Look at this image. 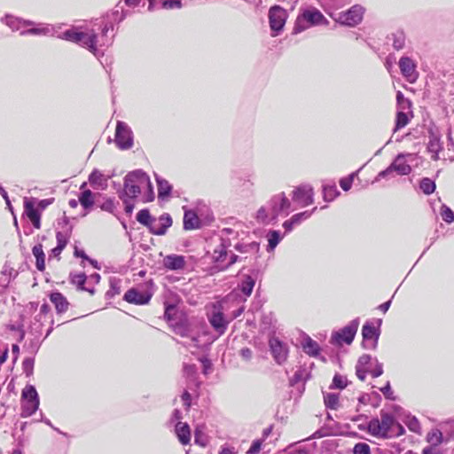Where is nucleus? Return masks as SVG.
I'll return each instance as SVG.
<instances>
[{
  "label": "nucleus",
  "instance_id": "f257e3e1",
  "mask_svg": "<svg viewBox=\"0 0 454 454\" xmlns=\"http://www.w3.org/2000/svg\"><path fill=\"white\" fill-rule=\"evenodd\" d=\"M123 192L126 197L136 199L142 194L144 203L154 200L153 186L149 176L142 170H135L129 173L124 179Z\"/></svg>",
  "mask_w": 454,
  "mask_h": 454
},
{
  "label": "nucleus",
  "instance_id": "f03ea898",
  "mask_svg": "<svg viewBox=\"0 0 454 454\" xmlns=\"http://www.w3.org/2000/svg\"><path fill=\"white\" fill-rule=\"evenodd\" d=\"M368 432L379 438H393L404 434L405 430L392 414L381 412L380 419H373L368 423Z\"/></svg>",
  "mask_w": 454,
  "mask_h": 454
},
{
  "label": "nucleus",
  "instance_id": "7ed1b4c3",
  "mask_svg": "<svg viewBox=\"0 0 454 454\" xmlns=\"http://www.w3.org/2000/svg\"><path fill=\"white\" fill-rule=\"evenodd\" d=\"M54 198L43 199L35 204V199L25 197L23 200L24 215L31 222L35 229H41V215L42 213L52 203Z\"/></svg>",
  "mask_w": 454,
  "mask_h": 454
},
{
  "label": "nucleus",
  "instance_id": "20e7f679",
  "mask_svg": "<svg viewBox=\"0 0 454 454\" xmlns=\"http://www.w3.org/2000/svg\"><path fill=\"white\" fill-rule=\"evenodd\" d=\"M322 24H328V20L318 9L311 7L304 10L297 16L293 34H299L310 27Z\"/></svg>",
  "mask_w": 454,
  "mask_h": 454
},
{
  "label": "nucleus",
  "instance_id": "39448f33",
  "mask_svg": "<svg viewBox=\"0 0 454 454\" xmlns=\"http://www.w3.org/2000/svg\"><path fill=\"white\" fill-rule=\"evenodd\" d=\"M62 38L75 43H79L82 46L88 48L92 52H95L97 50V35L93 31L90 33H84L68 29L63 33Z\"/></svg>",
  "mask_w": 454,
  "mask_h": 454
},
{
  "label": "nucleus",
  "instance_id": "423d86ee",
  "mask_svg": "<svg viewBox=\"0 0 454 454\" xmlns=\"http://www.w3.org/2000/svg\"><path fill=\"white\" fill-rule=\"evenodd\" d=\"M39 397L34 386H26L21 393L22 417L33 415L38 409Z\"/></svg>",
  "mask_w": 454,
  "mask_h": 454
},
{
  "label": "nucleus",
  "instance_id": "0eeeda50",
  "mask_svg": "<svg viewBox=\"0 0 454 454\" xmlns=\"http://www.w3.org/2000/svg\"><path fill=\"white\" fill-rule=\"evenodd\" d=\"M288 14L286 9L280 5H273L269 10V23L272 32V36H276L281 32L286 25Z\"/></svg>",
  "mask_w": 454,
  "mask_h": 454
},
{
  "label": "nucleus",
  "instance_id": "6e6552de",
  "mask_svg": "<svg viewBox=\"0 0 454 454\" xmlns=\"http://www.w3.org/2000/svg\"><path fill=\"white\" fill-rule=\"evenodd\" d=\"M208 321L212 327L221 334L226 331L229 320H226L224 317L222 302H215L212 304V310L211 314L208 316Z\"/></svg>",
  "mask_w": 454,
  "mask_h": 454
},
{
  "label": "nucleus",
  "instance_id": "1a4fd4ad",
  "mask_svg": "<svg viewBox=\"0 0 454 454\" xmlns=\"http://www.w3.org/2000/svg\"><path fill=\"white\" fill-rule=\"evenodd\" d=\"M357 326L358 325L356 323H351L339 332L334 333L331 338L332 343L339 346L343 344L350 345L356 333Z\"/></svg>",
  "mask_w": 454,
  "mask_h": 454
},
{
  "label": "nucleus",
  "instance_id": "9d476101",
  "mask_svg": "<svg viewBox=\"0 0 454 454\" xmlns=\"http://www.w3.org/2000/svg\"><path fill=\"white\" fill-rule=\"evenodd\" d=\"M364 8L360 5H354L348 11L339 14L338 21L346 26L354 27L363 20Z\"/></svg>",
  "mask_w": 454,
  "mask_h": 454
},
{
  "label": "nucleus",
  "instance_id": "9b49d317",
  "mask_svg": "<svg viewBox=\"0 0 454 454\" xmlns=\"http://www.w3.org/2000/svg\"><path fill=\"white\" fill-rule=\"evenodd\" d=\"M115 144L122 150L129 149L133 145L131 131L122 122H118L115 130Z\"/></svg>",
  "mask_w": 454,
  "mask_h": 454
},
{
  "label": "nucleus",
  "instance_id": "f8f14e48",
  "mask_svg": "<svg viewBox=\"0 0 454 454\" xmlns=\"http://www.w3.org/2000/svg\"><path fill=\"white\" fill-rule=\"evenodd\" d=\"M393 171L400 176L409 175L411 171V167L407 163L404 155L399 154L395 160L384 171H381L379 176H386Z\"/></svg>",
  "mask_w": 454,
  "mask_h": 454
},
{
  "label": "nucleus",
  "instance_id": "ddd939ff",
  "mask_svg": "<svg viewBox=\"0 0 454 454\" xmlns=\"http://www.w3.org/2000/svg\"><path fill=\"white\" fill-rule=\"evenodd\" d=\"M152 296V294L147 291H139L137 288H130L124 294L123 300L131 304L145 305L149 303Z\"/></svg>",
  "mask_w": 454,
  "mask_h": 454
},
{
  "label": "nucleus",
  "instance_id": "4468645a",
  "mask_svg": "<svg viewBox=\"0 0 454 454\" xmlns=\"http://www.w3.org/2000/svg\"><path fill=\"white\" fill-rule=\"evenodd\" d=\"M172 225V218L168 213L162 214L159 218H153L150 226V231L158 236L164 235Z\"/></svg>",
  "mask_w": 454,
  "mask_h": 454
},
{
  "label": "nucleus",
  "instance_id": "2eb2a0df",
  "mask_svg": "<svg viewBox=\"0 0 454 454\" xmlns=\"http://www.w3.org/2000/svg\"><path fill=\"white\" fill-rule=\"evenodd\" d=\"M313 191L309 185L297 187L293 192V200L302 207L309 206L313 202Z\"/></svg>",
  "mask_w": 454,
  "mask_h": 454
},
{
  "label": "nucleus",
  "instance_id": "dca6fc26",
  "mask_svg": "<svg viewBox=\"0 0 454 454\" xmlns=\"http://www.w3.org/2000/svg\"><path fill=\"white\" fill-rule=\"evenodd\" d=\"M399 67L402 74L406 78V80L412 83L415 82L418 78V74L416 72V66L414 62L408 57H403L399 60Z\"/></svg>",
  "mask_w": 454,
  "mask_h": 454
},
{
  "label": "nucleus",
  "instance_id": "f3484780",
  "mask_svg": "<svg viewBox=\"0 0 454 454\" xmlns=\"http://www.w3.org/2000/svg\"><path fill=\"white\" fill-rule=\"evenodd\" d=\"M70 282L75 286L78 290L88 292L90 296L97 293L95 286L89 285V280L85 273L71 275Z\"/></svg>",
  "mask_w": 454,
  "mask_h": 454
},
{
  "label": "nucleus",
  "instance_id": "a211bd4d",
  "mask_svg": "<svg viewBox=\"0 0 454 454\" xmlns=\"http://www.w3.org/2000/svg\"><path fill=\"white\" fill-rule=\"evenodd\" d=\"M50 301L53 303L58 314L65 313L68 310L69 302L67 297L59 291L52 292L49 295Z\"/></svg>",
  "mask_w": 454,
  "mask_h": 454
},
{
  "label": "nucleus",
  "instance_id": "6ab92c4d",
  "mask_svg": "<svg viewBox=\"0 0 454 454\" xmlns=\"http://www.w3.org/2000/svg\"><path fill=\"white\" fill-rule=\"evenodd\" d=\"M270 347L274 359L279 364L287 358V350L278 339L270 340Z\"/></svg>",
  "mask_w": 454,
  "mask_h": 454
},
{
  "label": "nucleus",
  "instance_id": "aec40b11",
  "mask_svg": "<svg viewBox=\"0 0 454 454\" xmlns=\"http://www.w3.org/2000/svg\"><path fill=\"white\" fill-rule=\"evenodd\" d=\"M186 265L184 256L179 254H169L163 258V266L170 270H180Z\"/></svg>",
  "mask_w": 454,
  "mask_h": 454
},
{
  "label": "nucleus",
  "instance_id": "412c9836",
  "mask_svg": "<svg viewBox=\"0 0 454 454\" xmlns=\"http://www.w3.org/2000/svg\"><path fill=\"white\" fill-rule=\"evenodd\" d=\"M56 239H57V246L51 250V253L49 254V261H51V258H56L58 261H59L60 254H61L62 251L66 248V247L68 243V238L62 231H58L56 233Z\"/></svg>",
  "mask_w": 454,
  "mask_h": 454
},
{
  "label": "nucleus",
  "instance_id": "4be33fe9",
  "mask_svg": "<svg viewBox=\"0 0 454 454\" xmlns=\"http://www.w3.org/2000/svg\"><path fill=\"white\" fill-rule=\"evenodd\" d=\"M176 434L183 445H187L191 442V429L187 423L178 422L176 425Z\"/></svg>",
  "mask_w": 454,
  "mask_h": 454
},
{
  "label": "nucleus",
  "instance_id": "5701e85b",
  "mask_svg": "<svg viewBox=\"0 0 454 454\" xmlns=\"http://www.w3.org/2000/svg\"><path fill=\"white\" fill-rule=\"evenodd\" d=\"M32 254L35 258V268L37 270L43 272L46 269L45 265V254L43 252V245L37 244L33 247Z\"/></svg>",
  "mask_w": 454,
  "mask_h": 454
},
{
  "label": "nucleus",
  "instance_id": "b1692460",
  "mask_svg": "<svg viewBox=\"0 0 454 454\" xmlns=\"http://www.w3.org/2000/svg\"><path fill=\"white\" fill-rule=\"evenodd\" d=\"M200 221L197 214L192 210H187L184 215V230L191 231L200 227Z\"/></svg>",
  "mask_w": 454,
  "mask_h": 454
},
{
  "label": "nucleus",
  "instance_id": "393cba45",
  "mask_svg": "<svg viewBox=\"0 0 454 454\" xmlns=\"http://www.w3.org/2000/svg\"><path fill=\"white\" fill-rule=\"evenodd\" d=\"M95 197L96 194L92 193L90 190L86 189L81 192L78 199L82 207L86 210H90L95 203Z\"/></svg>",
  "mask_w": 454,
  "mask_h": 454
},
{
  "label": "nucleus",
  "instance_id": "a878e982",
  "mask_svg": "<svg viewBox=\"0 0 454 454\" xmlns=\"http://www.w3.org/2000/svg\"><path fill=\"white\" fill-rule=\"evenodd\" d=\"M303 351L310 356H317L320 353V347L317 341L310 337H307L302 342Z\"/></svg>",
  "mask_w": 454,
  "mask_h": 454
},
{
  "label": "nucleus",
  "instance_id": "bb28decb",
  "mask_svg": "<svg viewBox=\"0 0 454 454\" xmlns=\"http://www.w3.org/2000/svg\"><path fill=\"white\" fill-rule=\"evenodd\" d=\"M324 403L326 408L338 410L340 407V396L335 393H326L324 395Z\"/></svg>",
  "mask_w": 454,
  "mask_h": 454
},
{
  "label": "nucleus",
  "instance_id": "cd10ccee",
  "mask_svg": "<svg viewBox=\"0 0 454 454\" xmlns=\"http://www.w3.org/2000/svg\"><path fill=\"white\" fill-rule=\"evenodd\" d=\"M427 441L431 444L430 447L439 446L443 441L442 433L439 429L434 428L427 433Z\"/></svg>",
  "mask_w": 454,
  "mask_h": 454
},
{
  "label": "nucleus",
  "instance_id": "c85d7f7f",
  "mask_svg": "<svg viewBox=\"0 0 454 454\" xmlns=\"http://www.w3.org/2000/svg\"><path fill=\"white\" fill-rule=\"evenodd\" d=\"M362 335L365 340H377L379 337L376 327L372 324L369 323L363 325Z\"/></svg>",
  "mask_w": 454,
  "mask_h": 454
},
{
  "label": "nucleus",
  "instance_id": "c756f323",
  "mask_svg": "<svg viewBox=\"0 0 454 454\" xmlns=\"http://www.w3.org/2000/svg\"><path fill=\"white\" fill-rule=\"evenodd\" d=\"M157 185L159 198H165L169 196L172 190V186L167 180L157 179Z\"/></svg>",
  "mask_w": 454,
  "mask_h": 454
},
{
  "label": "nucleus",
  "instance_id": "7c9ffc66",
  "mask_svg": "<svg viewBox=\"0 0 454 454\" xmlns=\"http://www.w3.org/2000/svg\"><path fill=\"white\" fill-rule=\"evenodd\" d=\"M137 220L141 224L145 225L148 228H150L153 218L151 216L148 209H142L137 214Z\"/></svg>",
  "mask_w": 454,
  "mask_h": 454
},
{
  "label": "nucleus",
  "instance_id": "2f4dec72",
  "mask_svg": "<svg viewBox=\"0 0 454 454\" xmlns=\"http://www.w3.org/2000/svg\"><path fill=\"white\" fill-rule=\"evenodd\" d=\"M405 424L410 431H411L415 434H421V433H422L421 425L416 417H414V416L407 417Z\"/></svg>",
  "mask_w": 454,
  "mask_h": 454
},
{
  "label": "nucleus",
  "instance_id": "473e14b6",
  "mask_svg": "<svg viewBox=\"0 0 454 454\" xmlns=\"http://www.w3.org/2000/svg\"><path fill=\"white\" fill-rule=\"evenodd\" d=\"M254 284L255 281L252 277L246 276L240 286L242 293L245 295L249 296L253 292Z\"/></svg>",
  "mask_w": 454,
  "mask_h": 454
},
{
  "label": "nucleus",
  "instance_id": "72a5a7b5",
  "mask_svg": "<svg viewBox=\"0 0 454 454\" xmlns=\"http://www.w3.org/2000/svg\"><path fill=\"white\" fill-rule=\"evenodd\" d=\"M410 121V117L408 114L404 113L403 111H399L396 114L395 118V130H399L403 128H404Z\"/></svg>",
  "mask_w": 454,
  "mask_h": 454
},
{
  "label": "nucleus",
  "instance_id": "f704fd0d",
  "mask_svg": "<svg viewBox=\"0 0 454 454\" xmlns=\"http://www.w3.org/2000/svg\"><path fill=\"white\" fill-rule=\"evenodd\" d=\"M419 187L425 194L429 195L434 192L436 186H435L434 182L432 181L430 178L424 177L420 181Z\"/></svg>",
  "mask_w": 454,
  "mask_h": 454
},
{
  "label": "nucleus",
  "instance_id": "c9c22d12",
  "mask_svg": "<svg viewBox=\"0 0 454 454\" xmlns=\"http://www.w3.org/2000/svg\"><path fill=\"white\" fill-rule=\"evenodd\" d=\"M339 194L335 185H326L324 187V199L327 201L333 200Z\"/></svg>",
  "mask_w": 454,
  "mask_h": 454
},
{
  "label": "nucleus",
  "instance_id": "e433bc0d",
  "mask_svg": "<svg viewBox=\"0 0 454 454\" xmlns=\"http://www.w3.org/2000/svg\"><path fill=\"white\" fill-rule=\"evenodd\" d=\"M103 175L100 171L95 169L89 176V182L91 185L101 186L103 184Z\"/></svg>",
  "mask_w": 454,
  "mask_h": 454
},
{
  "label": "nucleus",
  "instance_id": "4c0bfd02",
  "mask_svg": "<svg viewBox=\"0 0 454 454\" xmlns=\"http://www.w3.org/2000/svg\"><path fill=\"white\" fill-rule=\"evenodd\" d=\"M347 385H348V380H347L346 377L341 376L340 374L334 375V377L333 379L332 387L343 389L347 387Z\"/></svg>",
  "mask_w": 454,
  "mask_h": 454
},
{
  "label": "nucleus",
  "instance_id": "58836bf2",
  "mask_svg": "<svg viewBox=\"0 0 454 454\" xmlns=\"http://www.w3.org/2000/svg\"><path fill=\"white\" fill-rule=\"evenodd\" d=\"M441 216L442 220L448 223H451L452 222H454V213L448 207H442L441 211Z\"/></svg>",
  "mask_w": 454,
  "mask_h": 454
},
{
  "label": "nucleus",
  "instance_id": "ea45409f",
  "mask_svg": "<svg viewBox=\"0 0 454 454\" xmlns=\"http://www.w3.org/2000/svg\"><path fill=\"white\" fill-rule=\"evenodd\" d=\"M354 454H371L370 446L364 442L356 443L353 450Z\"/></svg>",
  "mask_w": 454,
  "mask_h": 454
},
{
  "label": "nucleus",
  "instance_id": "a19ab883",
  "mask_svg": "<svg viewBox=\"0 0 454 454\" xmlns=\"http://www.w3.org/2000/svg\"><path fill=\"white\" fill-rule=\"evenodd\" d=\"M371 360H372V357L370 355L364 354L359 357L356 366H357L358 368H368V365L370 364Z\"/></svg>",
  "mask_w": 454,
  "mask_h": 454
},
{
  "label": "nucleus",
  "instance_id": "79ce46f5",
  "mask_svg": "<svg viewBox=\"0 0 454 454\" xmlns=\"http://www.w3.org/2000/svg\"><path fill=\"white\" fill-rule=\"evenodd\" d=\"M162 7L164 9H179L182 7V3L181 0H166L162 3Z\"/></svg>",
  "mask_w": 454,
  "mask_h": 454
},
{
  "label": "nucleus",
  "instance_id": "37998d69",
  "mask_svg": "<svg viewBox=\"0 0 454 454\" xmlns=\"http://www.w3.org/2000/svg\"><path fill=\"white\" fill-rule=\"evenodd\" d=\"M352 183L353 176H348L340 180V185L344 191H348L352 186Z\"/></svg>",
  "mask_w": 454,
  "mask_h": 454
},
{
  "label": "nucleus",
  "instance_id": "c03bdc74",
  "mask_svg": "<svg viewBox=\"0 0 454 454\" xmlns=\"http://www.w3.org/2000/svg\"><path fill=\"white\" fill-rule=\"evenodd\" d=\"M175 311H176V306L175 305H171V304L166 305L165 312H164L165 318L168 321L173 320L174 319V313H175Z\"/></svg>",
  "mask_w": 454,
  "mask_h": 454
},
{
  "label": "nucleus",
  "instance_id": "a18cd8bd",
  "mask_svg": "<svg viewBox=\"0 0 454 454\" xmlns=\"http://www.w3.org/2000/svg\"><path fill=\"white\" fill-rule=\"evenodd\" d=\"M22 366L27 375H30L33 372L34 360L31 358H26L22 363Z\"/></svg>",
  "mask_w": 454,
  "mask_h": 454
},
{
  "label": "nucleus",
  "instance_id": "49530a36",
  "mask_svg": "<svg viewBox=\"0 0 454 454\" xmlns=\"http://www.w3.org/2000/svg\"><path fill=\"white\" fill-rule=\"evenodd\" d=\"M367 373H370L369 368H358L356 366V374L361 381L365 380Z\"/></svg>",
  "mask_w": 454,
  "mask_h": 454
},
{
  "label": "nucleus",
  "instance_id": "de8ad7c7",
  "mask_svg": "<svg viewBox=\"0 0 454 454\" xmlns=\"http://www.w3.org/2000/svg\"><path fill=\"white\" fill-rule=\"evenodd\" d=\"M262 447V442L257 440L254 441L252 445L250 446L247 453L248 454H257L260 452Z\"/></svg>",
  "mask_w": 454,
  "mask_h": 454
},
{
  "label": "nucleus",
  "instance_id": "09e8293b",
  "mask_svg": "<svg viewBox=\"0 0 454 454\" xmlns=\"http://www.w3.org/2000/svg\"><path fill=\"white\" fill-rule=\"evenodd\" d=\"M279 241V237L277 231H272L269 239V246L274 248Z\"/></svg>",
  "mask_w": 454,
  "mask_h": 454
},
{
  "label": "nucleus",
  "instance_id": "8fccbe9b",
  "mask_svg": "<svg viewBox=\"0 0 454 454\" xmlns=\"http://www.w3.org/2000/svg\"><path fill=\"white\" fill-rule=\"evenodd\" d=\"M47 29L45 28H30L27 30L26 32H23L22 34H27V35H44L46 34Z\"/></svg>",
  "mask_w": 454,
  "mask_h": 454
},
{
  "label": "nucleus",
  "instance_id": "3c124183",
  "mask_svg": "<svg viewBox=\"0 0 454 454\" xmlns=\"http://www.w3.org/2000/svg\"><path fill=\"white\" fill-rule=\"evenodd\" d=\"M191 394L188 391H184L182 395V400L184 403V405L188 408L191 407Z\"/></svg>",
  "mask_w": 454,
  "mask_h": 454
},
{
  "label": "nucleus",
  "instance_id": "603ef678",
  "mask_svg": "<svg viewBox=\"0 0 454 454\" xmlns=\"http://www.w3.org/2000/svg\"><path fill=\"white\" fill-rule=\"evenodd\" d=\"M240 355L243 359L249 360L252 357V351L248 348H244L240 350Z\"/></svg>",
  "mask_w": 454,
  "mask_h": 454
},
{
  "label": "nucleus",
  "instance_id": "864d4df0",
  "mask_svg": "<svg viewBox=\"0 0 454 454\" xmlns=\"http://www.w3.org/2000/svg\"><path fill=\"white\" fill-rule=\"evenodd\" d=\"M290 207L289 200L283 194L281 199L280 210H287Z\"/></svg>",
  "mask_w": 454,
  "mask_h": 454
},
{
  "label": "nucleus",
  "instance_id": "5fc2aeb1",
  "mask_svg": "<svg viewBox=\"0 0 454 454\" xmlns=\"http://www.w3.org/2000/svg\"><path fill=\"white\" fill-rule=\"evenodd\" d=\"M303 216H307V213L306 212H303V213H301V214H296L292 216V218L290 219V223H298L301 220V218H302Z\"/></svg>",
  "mask_w": 454,
  "mask_h": 454
},
{
  "label": "nucleus",
  "instance_id": "6e6d98bb",
  "mask_svg": "<svg viewBox=\"0 0 454 454\" xmlns=\"http://www.w3.org/2000/svg\"><path fill=\"white\" fill-rule=\"evenodd\" d=\"M100 279H101V277H100V275H99L98 273H93V274H91V275L90 276V278H89V279H88V280H89V284H90V282H93V283H95V284H98V283H99V281H100Z\"/></svg>",
  "mask_w": 454,
  "mask_h": 454
},
{
  "label": "nucleus",
  "instance_id": "4d7b16f0",
  "mask_svg": "<svg viewBox=\"0 0 454 454\" xmlns=\"http://www.w3.org/2000/svg\"><path fill=\"white\" fill-rule=\"evenodd\" d=\"M411 106H412L411 101L410 99L406 98L403 101V103L402 104V106H399V107L402 109V111H403L405 109H411Z\"/></svg>",
  "mask_w": 454,
  "mask_h": 454
},
{
  "label": "nucleus",
  "instance_id": "13d9d810",
  "mask_svg": "<svg viewBox=\"0 0 454 454\" xmlns=\"http://www.w3.org/2000/svg\"><path fill=\"white\" fill-rule=\"evenodd\" d=\"M390 303H391V301H386V302L380 304L379 306V309H380L383 313H386L390 307Z\"/></svg>",
  "mask_w": 454,
  "mask_h": 454
},
{
  "label": "nucleus",
  "instance_id": "bf43d9fd",
  "mask_svg": "<svg viewBox=\"0 0 454 454\" xmlns=\"http://www.w3.org/2000/svg\"><path fill=\"white\" fill-rule=\"evenodd\" d=\"M422 454H439V452L434 450V447H427L423 449Z\"/></svg>",
  "mask_w": 454,
  "mask_h": 454
},
{
  "label": "nucleus",
  "instance_id": "052dcab7",
  "mask_svg": "<svg viewBox=\"0 0 454 454\" xmlns=\"http://www.w3.org/2000/svg\"><path fill=\"white\" fill-rule=\"evenodd\" d=\"M406 98H404L403 94L401 91H397L396 101H397L398 106H402V104L403 103V101Z\"/></svg>",
  "mask_w": 454,
  "mask_h": 454
},
{
  "label": "nucleus",
  "instance_id": "680f3d73",
  "mask_svg": "<svg viewBox=\"0 0 454 454\" xmlns=\"http://www.w3.org/2000/svg\"><path fill=\"white\" fill-rule=\"evenodd\" d=\"M369 372L370 374L373 377V378H377L379 376H380L382 374V369L381 368H378V369H375L373 371H370L369 370Z\"/></svg>",
  "mask_w": 454,
  "mask_h": 454
},
{
  "label": "nucleus",
  "instance_id": "e2e57ef3",
  "mask_svg": "<svg viewBox=\"0 0 454 454\" xmlns=\"http://www.w3.org/2000/svg\"><path fill=\"white\" fill-rule=\"evenodd\" d=\"M124 204H125V211L127 213H131L133 211L134 205L130 204L127 200H124Z\"/></svg>",
  "mask_w": 454,
  "mask_h": 454
},
{
  "label": "nucleus",
  "instance_id": "0e129e2a",
  "mask_svg": "<svg viewBox=\"0 0 454 454\" xmlns=\"http://www.w3.org/2000/svg\"><path fill=\"white\" fill-rule=\"evenodd\" d=\"M200 361L203 364L204 372H207V370L211 366L210 361L207 358H201Z\"/></svg>",
  "mask_w": 454,
  "mask_h": 454
},
{
  "label": "nucleus",
  "instance_id": "69168bd1",
  "mask_svg": "<svg viewBox=\"0 0 454 454\" xmlns=\"http://www.w3.org/2000/svg\"><path fill=\"white\" fill-rule=\"evenodd\" d=\"M219 454H234L233 450L230 448H222Z\"/></svg>",
  "mask_w": 454,
  "mask_h": 454
},
{
  "label": "nucleus",
  "instance_id": "338daca9",
  "mask_svg": "<svg viewBox=\"0 0 454 454\" xmlns=\"http://www.w3.org/2000/svg\"><path fill=\"white\" fill-rule=\"evenodd\" d=\"M12 353L16 355V356L19 355L20 352V347L17 344H13L12 347Z\"/></svg>",
  "mask_w": 454,
  "mask_h": 454
},
{
  "label": "nucleus",
  "instance_id": "774afa93",
  "mask_svg": "<svg viewBox=\"0 0 454 454\" xmlns=\"http://www.w3.org/2000/svg\"><path fill=\"white\" fill-rule=\"evenodd\" d=\"M125 2L128 5H137L139 0H126Z\"/></svg>",
  "mask_w": 454,
  "mask_h": 454
}]
</instances>
